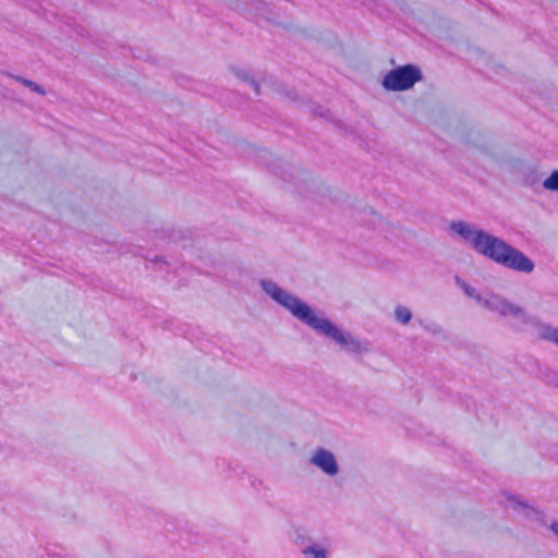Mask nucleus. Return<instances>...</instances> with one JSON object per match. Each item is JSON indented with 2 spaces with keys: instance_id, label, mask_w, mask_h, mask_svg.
Here are the masks:
<instances>
[{
  "instance_id": "4468645a",
  "label": "nucleus",
  "mask_w": 558,
  "mask_h": 558,
  "mask_svg": "<svg viewBox=\"0 0 558 558\" xmlns=\"http://www.w3.org/2000/svg\"><path fill=\"white\" fill-rule=\"evenodd\" d=\"M425 329L434 335H437V333H440L441 332V328L436 326V325H426L425 326Z\"/></svg>"
},
{
  "instance_id": "9d476101",
  "label": "nucleus",
  "mask_w": 558,
  "mask_h": 558,
  "mask_svg": "<svg viewBox=\"0 0 558 558\" xmlns=\"http://www.w3.org/2000/svg\"><path fill=\"white\" fill-rule=\"evenodd\" d=\"M17 80L20 82H22L25 86H27L31 89H33L34 92H36V93H38L40 95H45V90L38 84H36L35 82L26 80V78H23V77H17Z\"/></svg>"
},
{
  "instance_id": "f3484780",
  "label": "nucleus",
  "mask_w": 558,
  "mask_h": 558,
  "mask_svg": "<svg viewBox=\"0 0 558 558\" xmlns=\"http://www.w3.org/2000/svg\"><path fill=\"white\" fill-rule=\"evenodd\" d=\"M395 314H398V315H401V314H410L408 310L405 308H397L396 310V313Z\"/></svg>"
},
{
  "instance_id": "f8f14e48",
  "label": "nucleus",
  "mask_w": 558,
  "mask_h": 558,
  "mask_svg": "<svg viewBox=\"0 0 558 558\" xmlns=\"http://www.w3.org/2000/svg\"><path fill=\"white\" fill-rule=\"evenodd\" d=\"M460 287L471 298H478L474 288L463 281H459Z\"/></svg>"
},
{
  "instance_id": "9b49d317",
  "label": "nucleus",
  "mask_w": 558,
  "mask_h": 558,
  "mask_svg": "<svg viewBox=\"0 0 558 558\" xmlns=\"http://www.w3.org/2000/svg\"><path fill=\"white\" fill-rule=\"evenodd\" d=\"M546 381L558 388V372L549 371L545 374Z\"/></svg>"
},
{
  "instance_id": "39448f33",
  "label": "nucleus",
  "mask_w": 558,
  "mask_h": 558,
  "mask_svg": "<svg viewBox=\"0 0 558 558\" xmlns=\"http://www.w3.org/2000/svg\"><path fill=\"white\" fill-rule=\"evenodd\" d=\"M509 505L517 511H520L527 520L535 521L541 525H547L546 514L539 508L530 505L526 500L522 499L519 495L504 493Z\"/></svg>"
},
{
  "instance_id": "f257e3e1",
  "label": "nucleus",
  "mask_w": 558,
  "mask_h": 558,
  "mask_svg": "<svg viewBox=\"0 0 558 558\" xmlns=\"http://www.w3.org/2000/svg\"><path fill=\"white\" fill-rule=\"evenodd\" d=\"M451 230L465 240H470L478 253L507 268L525 274H530L534 269V263L529 257L498 238L475 230L462 221L452 222Z\"/></svg>"
},
{
  "instance_id": "dca6fc26",
  "label": "nucleus",
  "mask_w": 558,
  "mask_h": 558,
  "mask_svg": "<svg viewBox=\"0 0 558 558\" xmlns=\"http://www.w3.org/2000/svg\"><path fill=\"white\" fill-rule=\"evenodd\" d=\"M511 317H512V318H517V319H518V318H522V323H523V324H526V323H527V320H529V318H530L531 316H518V315H514V316H511Z\"/></svg>"
},
{
  "instance_id": "1a4fd4ad",
  "label": "nucleus",
  "mask_w": 558,
  "mask_h": 558,
  "mask_svg": "<svg viewBox=\"0 0 558 558\" xmlns=\"http://www.w3.org/2000/svg\"><path fill=\"white\" fill-rule=\"evenodd\" d=\"M544 186L550 191H558V171H554L545 181Z\"/></svg>"
},
{
  "instance_id": "20e7f679",
  "label": "nucleus",
  "mask_w": 558,
  "mask_h": 558,
  "mask_svg": "<svg viewBox=\"0 0 558 558\" xmlns=\"http://www.w3.org/2000/svg\"><path fill=\"white\" fill-rule=\"evenodd\" d=\"M265 291L279 304L289 310L291 314H312L310 307L291 296L288 292L279 288L276 283L264 282Z\"/></svg>"
},
{
  "instance_id": "2eb2a0df",
  "label": "nucleus",
  "mask_w": 558,
  "mask_h": 558,
  "mask_svg": "<svg viewBox=\"0 0 558 558\" xmlns=\"http://www.w3.org/2000/svg\"><path fill=\"white\" fill-rule=\"evenodd\" d=\"M548 527L558 538V520L553 521Z\"/></svg>"
},
{
  "instance_id": "423d86ee",
  "label": "nucleus",
  "mask_w": 558,
  "mask_h": 558,
  "mask_svg": "<svg viewBox=\"0 0 558 558\" xmlns=\"http://www.w3.org/2000/svg\"><path fill=\"white\" fill-rule=\"evenodd\" d=\"M310 463L328 476H336L339 471V464L335 454L323 447H318L311 456Z\"/></svg>"
},
{
  "instance_id": "0eeeda50",
  "label": "nucleus",
  "mask_w": 558,
  "mask_h": 558,
  "mask_svg": "<svg viewBox=\"0 0 558 558\" xmlns=\"http://www.w3.org/2000/svg\"><path fill=\"white\" fill-rule=\"evenodd\" d=\"M301 553L305 558H328L327 548L316 543L302 547Z\"/></svg>"
},
{
  "instance_id": "a211bd4d",
  "label": "nucleus",
  "mask_w": 558,
  "mask_h": 558,
  "mask_svg": "<svg viewBox=\"0 0 558 558\" xmlns=\"http://www.w3.org/2000/svg\"><path fill=\"white\" fill-rule=\"evenodd\" d=\"M304 542H305V538H304V537H302V536H298V538H296V543H298L299 545H303V544H304Z\"/></svg>"
},
{
  "instance_id": "6ab92c4d",
  "label": "nucleus",
  "mask_w": 558,
  "mask_h": 558,
  "mask_svg": "<svg viewBox=\"0 0 558 558\" xmlns=\"http://www.w3.org/2000/svg\"><path fill=\"white\" fill-rule=\"evenodd\" d=\"M510 324H511V326H512L513 328L519 329V328H518V326H517L515 324H513V323H510Z\"/></svg>"
},
{
  "instance_id": "ddd939ff",
  "label": "nucleus",
  "mask_w": 558,
  "mask_h": 558,
  "mask_svg": "<svg viewBox=\"0 0 558 558\" xmlns=\"http://www.w3.org/2000/svg\"><path fill=\"white\" fill-rule=\"evenodd\" d=\"M396 320L401 325H408L412 320L413 316H395Z\"/></svg>"
},
{
  "instance_id": "6e6552de",
  "label": "nucleus",
  "mask_w": 558,
  "mask_h": 558,
  "mask_svg": "<svg viewBox=\"0 0 558 558\" xmlns=\"http://www.w3.org/2000/svg\"><path fill=\"white\" fill-rule=\"evenodd\" d=\"M538 338L553 342L558 347V328L548 324H539Z\"/></svg>"
},
{
  "instance_id": "f03ea898",
  "label": "nucleus",
  "mask_w": 558,
  "mask_h": 558,
  "mask_svg": "<svg viewBox=\"0 0 558 558\" xmlns=\"http://www.w3.org/2000/svg\"><path fill=\"white\" fill-rule=\"evenodd\" d=\"M302 323L313 328L319 335L325 336L338 345L347 354L363 356L373 351V342L367 339H360L352 332L341 329L326 316H296Z\"/></svg>"
},
{
  "instance_id": "7ed1b4c3",
  "label": "nucleus",
  "mask_w": 558,
  "mask_h": 558,
  "mask_svg": "<svg viewBox=\"0 0 558 558\" xmlns=\"http://www.w3.org/2000/svg\"><path fill=\"white\" fill-rule=\"evenodd\" d=\"M422 80V73L418 68L407 64L389 71L383 80V86L387 90L399 92L407 90Z\"/></svg>"
}]
</instances>
